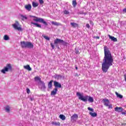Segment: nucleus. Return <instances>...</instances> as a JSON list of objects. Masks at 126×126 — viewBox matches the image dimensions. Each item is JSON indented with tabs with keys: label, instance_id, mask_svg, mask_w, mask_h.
Masks as SVG:
<instances>
[{
	"label": "nucleus",
	"instance_id": "nucleus-1",
	"mask_svg": "<svg viewBox=\"0 0 126 126\" xmlns=\"http://www.w3.org/2000/svg\"><path fill=\"white\" fill-rule=\"evenodd\" d=\"M104 57L103 59V63H102V69L103 72H107L109 68H110V66L113 65L114 58L108 47H104Z\"/></svg>",
	"mask_w": 126,
	"mask_h": 126
},
{
	"label": "nucleus",
	"instance_id": "nucleus-2",
	"mask_svg": "<svg viewBox=\"0 0 126 126\" xmlns=\"http://www.w3.org/2000/svg\"><path fill=\"white\" fill-rule=\"evenodd\" d=\"M76 95L78 96L79 100H81L83 102H86L87 101L90 102V103H93V102H94V99L92 96L88 95L84 96L83 95L81 94L79 92L76 93Z\"/></svg>",
	"mask_w": 126,
	"mask_h": 126
},
{
	"label": "nucleus",
	"instance_id": "nucleus-3",
	"mask_svg": "<svg viewBox=\"0 0 126 126\" xmlns=\"http://www.w3.org/2000/svg\"><path fill=\"white\" fill-rule=\"evenodd\" d=\"M21 46L23 49H26V48L28 49H33V48H34L33 44L29 41H21Z\"/></svg>",
	"mask_w": 126,
	"mask_h": 126
},
{
	"label": "nucleus",
	"instance_id": "nucleus-4",
	"mask_svg": "<svg viewBox=\"0 0 126 126\" xmlns=\"http://www.w3.org/2000/svg\"><path fill=\"white\" fill-rule=\"evenodd\" d=\"M54 44L56 47H59V45H63V46H67V42L63 41V39H61L57 38L54 40Z\"/></svg>",
	"mask_w": 126,
	"mask_h": 126
},
{
	"label": "nucleus",
	"instance_id": "nucleus-5",
	"mask_svg": "<svg viewBox=\"0 0 126 126\" xmlns=\"http://www.w3.org/2000/svg\"><path fill=\"white\" fill-rule=\"evenodd\" d=\"M31 17H33V21H35V22H39L40 23H43L46 26H47L48 24L46 21L44 20V19L42 18H38L36 16H31Z\"/></svg>",
	"mask_w": 126,
	"mask_h": 126
},
{
	"label": "nucleus",
	"instance_id": "nucleus-6",
	"mask_svg": "<svg viewBox=\"0 0 126 126\" xmlns=\"http://www.w3.org/2000/svg\"><path fill=\"white\" fill-rule=\"evenodd\" d=\"M39 88L42 90V91H45L47 87H46V84L44 83L43 81L41 82L40 83H38Z\"/></svg>",
	"mask_w": 126,
	"mask_h": 126
},
{
	"label": "nucleus",
	"instance_id": "nucleus-7",
	"mask_svg": "<svg viewBox=\"0 0 126 126\" xmlns=\"http://www.w3.org/2000/svg\"><path fill=\"white\" fill-rule=\"evenodd\" d=\"M9 70H11V65L10 64H7L4 69L1 70V72L2 73H5V71H8Z\"/></svg>",
	"mask_w": 126,
	"mask_h": 126
},
{
	"label": "nucleus",
	"instance_id": "nucleus-8",
	"mask_svg": "<svg viewBox=\"0 0 126 126\" xmlns=\"http://www.w3.org/2000/svg\"><path fill=\"white\" fill-rule=\"evenodd\" d=\"M16 30L19 32L23 31V29H22V26L19 24L18 22H16Z\"/></svg>",
	"mask_w": 126,
	"mask_h": 126
},
{
	"label": "nucleus",
	"instance_id": "nucleus-9",
	"mask_svg": "<svg viewBox=\"0 0 126 126\" xmlns=\"http://www.w3.org/2000/svg\"><path fill=\"white\" fill-rule=\"evenodd\" d=\"M53 83H54V85L55 88H62V84H61V83H59V82L54 81L53 82Z\"/></svg>",
	"mask_w": 126,
	"mask_h": 126
},
{
	"label": "nucleus",
	"instance_id": "nucleus-10",
	"mask_svg": "<svg viewBox=\"0 0 126 126\" xmlns=\"http://www.w3.org/2000/svg\"><path fill=\"white\" fill-rule=\"evenodd\" d=\"M19 18L20 19H21V20H23V21H24V20H27L28 19L27 16L26 15H23L22 14H20L19 15Z\"/></svg>",
	"mask_w": 126,
	"mask_h": 126
},
{
	"label": "nucleus",
	"instance_id": "nucleus-11",
	"mask_svg": "<svg viewBox=\"0 0 126 126\" xmlns=\"http://www.w3.org/2000/svg\"><path fill=\"white\" fill-rule=\"evenodd\" d=\"M114 110L115 112H118V113H122L123 111H124V109L122 107H116L114 108Z\"/></svg>",
	"mask_w": 126,
	"mask_h": 126
},
{
	"label": "nucleus",
	"instance_id": "nucleus-12",
	"mask_svg": "<svg viewBox=\"0 0 126 126\" xmlns=\"http://www.w3.org/2000/svg\"><path fill=\"white\" fill-rule=\"evenodd\" d=\"M57 92H58V88H55L51 93V96L57 95Z\"/></svg>",
	"mask_w": 126,
	"mask_h": 126
},
{
	"label": "nucleus",
	"instance_id": "nucleus-13",
	"mask_svg": "<svg viewBox=\"0 0 126 126\" xmlns=\"http://www.w3.org/2000/svg\"><path fill=\"white\" fill-rule=\"evenodd\" d=\"M103 101L104 102V106H106V107H108L109 104L110 102L109 101V99H104L103 100Z\"/></svg>",
	"mask_w": 126,
	"mask_h": 126
},
{
	"label": "nucleus",
	"instance_id": "nucleus-14",
	"mask_svg": "<svg viewBox=\"0 0 126 126\" xmlns=\"http://www.w3.org/2000/svg\"><path fill=\"white\" fill-rule=\"evenodd\" d=\"M78 118V115L77 114H74L72 115V116L71 117V120L73 121V122H74L76 119Z\"/></svg>",
	"mask_w": 126,
	"mask_h": 126
},
{
	"label": "nucleus",
	"instance_id": "nucleus-15",
	"mask_svg": "<svg viewBox=\"0 0 126 126\" xmlns=\"http://www.w3.org/2000/svg\"><path fill=\"white\" fill-rule=\"evenodd\" d=\"M25 7L27 10L30 11V10H31V8H32V6H31V4H28L26 5Z\"/></svg>",
	"mask_w": 126,
	"mask_h": 126
},
{
	"label": "nucleus",
	"instance_id": "nucleus-16",
	"mask_svg": "<svg viewBox=\"0 0 126 126\" xmlns=\"http://www.w3.org/2000/svg\"><path fill=\"white\" fill-rule=\"evenodd\" d=\"M4 109L6 113H9L10 112V106L9 105H6L4 107Z\"/></svg>",
	"mask_w": 126,
	"mask_h": 126
},
{
	"label": "nucleus",
	"instance_id": "nucleus-17",
	"mask_svg": "<svg viewBox=\"0 0 126 126\" xmlns=\"http://www.w3.org/2000/svg\"><path fill=\"white\" fill-rule=\"evenodd\" d=\"M108 37H109V39H111V41H113V42H117L118 41V39H117V38L111 36L110 34L108 35Z\"/></svg>",
	"mask_w": 126,
	"mask_h": 126
},
{
	"label": "nucleus",
	"instance_id": "nucleus-18",
	"mask_svg": "<svg viewBox=\"0 0 126 126\" xmlns=\"http://www.w3.org/2000/svg\"><path fill=\"white\" fill-rule=\"evenodd\" d=\"M62 77H63V76L61 75H59V74H57L54 75V78H55V79H57V80L61 79V78H62Z\"/></svg>",
	"mask_w": 126,
	"mask_h": 126
},
{
	"label": "nucleus",
	"instance_id": "nucleus-19",
	"mask_svg": "<svg viewBox=\"0 0 126 126\" xmlns=\"http://www.w3.org/2000/svg\"><path fill=\"white\" fill-rule=\"evenodd\" d=\"M31 24H33V25H35V26H36V27H38V28H42V26H41V25H40L38 23H36L32 22Z\"/></svg>",
	"mask_w": 126,
	"mask_h": 126
},
{
	"label": "nucleus",
	"instance_id": "nucleus-20",
	"mask_svg": "<svg viewBox=\"0 0 126 126\" xmlns=\"http://www.w3.org/2000/svg\"><path fill=\"white\" fill-rule=\"evenodd\" d=\"M53 82H54V81L51 80L49 82V83L48 84V87L49 89H51L53 86Z\"/></svg>",
	"mask_w": 126,
	"mask_h": 126
},
{
	"label": "nucleus",
	"instance_id": "nucleus-21",
	"mask_svg": "<svg viewBox=\"0 0 126 126\" xmlns=\"http://www.w3.org/2000/svg\"><path fill=\"white\" fill-rule=\"evenodd\" d=\"M70 25L73 28H76V27H78V24L75 23H70Z\"/></svg>",
	"mask_w": 126,
	"mask_h": 126
},
{
	"label": "nucleus",
	"instance_id": "nucleus-22",
	"mask_svg": "<svg viewBox=\"0 0 126 126\" xmlns=\"http://www.w3.org/2000/svg\"><path fill=\"white\" fill-rule=\"evenodd\" d=\"M24 68H25V69H27L30 71H31V70H32V68L30 67V65H27L26 66H24Z\"/></svg>",
	"mask_w": 126,
	"mask_h": 126
},
{
	"label": "nucleus",
	"instance_id": "nucleus-23",
	"mask_svg": "<svg viewBox=\"0 0 126 126\" xmlns=\"http://www.w3.org/2000/svg\"><path fill=\"white\" fill-rule=\"evenodd\" d=\"M34 81H39L38 83H40V82L42 81V80H41V78H40V77H38V76L34 77Z\"/></svg>",
	"mask_w": 126,
	"mask_h": 126
},
{
	"label": "nucleus",
	"instance_id": "nucleus-24",
	"mask_svg": "<svg viewBox=\"0 0 126 126\" xmlns=\"http://www.w3.org/2000/svg\"><path fill=\"white\" fill-rule=\"evenodd\" d=\"M51 125H53V126H61V123L60 122H52Z\"/></svg>",
	"mask_w": 126,
	"mask_h": 126
},
{
	"label": "nucleus",
	"instance_id": "nucleus-25",
	"mask_svg": "<svg viewBox=\"0 0 126 126\" xmlns=\"http://www.w3.org/2000/svg\"><path fill=\"white\" fill-rule=\"evenodd\" d=\"M89 114L93 118H95V117L97 116V113L96 112H94V113L90 112Z\"/></svg>",
	"mask_w": 126,
	"mask_h": 126
},
{
	"label": "nucleus",
	"instance_id": "nucleus-26",
	"mask_svg": "<svg viewBox=\"0 0 126 126\" xmlns=\"http://www.w3.org/2000/svg\"><path fill=\"white\" fill-rule=\"evenodd\" d=\"M59 118L62 120V121H64L65 120V116L63 115V114H61L59 116Z\"/></svg>",
	"mask_w": 126,
	"mask_h": 126
},
{
	"label": "nucleus",
	"instance_id": "nucleus-27",
	"mask_svg": "<svg viewBox=\"0 0 126 126\" xmlns=\"http://www.w3.org/2000/svg\"><path fill=\"white\" fill-rule=\"evenodd\" d=\"M51 24L52 25H55V26H59V25H61L60 23L56 22H51Z\"/></svg>",
	"mask_w": 126,
	"mask_h": 126
},
{
	"label": "nucleus",
	"instance_id": "nucleus-28",
	"mask_svg": "<svg viewBox=\"0 0 126 126\" xmlns=\"http://www.w3.org/2000/svg\"><path fill=\"white\" fill-rule=\"evenodd\" d=\"M115 94L118 98H120V99H123V95L122 94H119L118 92H116Z\"/></svg>",
	"mask_w": 126,
	"mask_h": 126
},
{
	"label": "nucleus",
	"instance_id": "nucleus-29",
	"mask_svg": "<svg viewBox=\"0 0 126 126\" xmlns=\"http://www.w3.org/2000/svg\"><path fill=\"white\" fill-rule=\"evenodd\" d=\"M3 39L5 40V41H8V40H9V36L6 34L4 35Z\"/></svg>",
	"mask_w": 126,
	"mask_h": 126
},
{
	"label": "nucleus",
	"instance_id": "nucleus-30",
	"mask_svg": "<svg viewBox=\"0 0 126 126\" xmlns=\"http://www.w3.org/2000/svg\"><path fill=\"white\" fill-rule=\"evenodd\" d=\"M32 4L33 7H37V6L39 5V3H36L35 2H32Z\"/></svg>",
	"mask_w": 126,
	"mask_h": 126
},
{
	"label": "nucleus",
	"instance_id": "nucleus-31",
	"mask_svg": "<svg viewBox=\"0 0 126 126\" xmlns=\"http://www.w3.org/2000/svg\"><path fill=\"white\" fill-rule=\"evenodd\" d=\"M76 4H77V2H76V0H74L72 1V5L73 7H75L76 6Z\"/></svg>",
	"mask_w": 126,
	"mask_h": 126
},
{
	"label": "nucleus",
	"instance_id": "nucleus-32",
	"mask_svg": "<svg viewBox=\"0 0 126 126\" xmlns=\"http://www.w3.org/2000/svg\"><path fill=\"white\" fill-rule=\"evenodd\" d=\"M43 38L47 40V41H50V37H48L47 36L43 35Z\"/></svg>",
	"mask_w": 126,
	"mask_h": 126
},
{
	"label": "nucleus",
	"instance_id": "nucleus-33",
	"mask_svg": "<svg viewBox=\"0 0 126 126\" xmlns=\"http://www.w3.org/2000/svg\"><path fill=\"white\" fill-rule=\"evenodd\" d=\"M50 46L52 47V50H54L55 49V45H54V44H53V43H50Z\"/></svg>",
	"mask_w": 126,
	"mask_h": 126
},
{
	"label": "nucleus",
	"instance_id": "nucleus-34",
	"mask_svg": "<svg viewBox=\"0 0 126 126\" xmlns=\"http://www.w3.org/2000/svg\"><path fill=\"white\" fill-rule=\"evenodd\" d=\"M88 110H89V111L93 112V113H94V109L93 108H91V107H88Z\"/></svg>",
	"mask_w": 126,
	"mask_h": 126
},
{
	"label": "nucleus",
	"instance_id": "nucleus-35",
	"mask_svg": "<svg viewBox=\"0 0 126 126\" xmlns=\"http://www.w3.org/2000/svg\"><path fill=\"white\" fill-rule=\"evenodd\" d=\"M64 14H69V12L66 10L64 11Z\"/></svg>",
	"mask_w": 126,
	"mask_h": 126
},
{
	"label": "nucleus",
	"instance_id": "nucleus-36",
	"mask_svg": "<svg viewBox=\"0 0 126 126\" xmlns=\"http://www.w3.org/2000/svg\"><path fill=\"white\" fill-rule=\"evenodd\" d=\"M12 26H13V28H14V29H15V30H16V23H15L14 24H13Z\"/></svg>",
	"mask_w": 126,
	"mask_h": 126
},
{
	"label": "nucleus",
	"instance_id": "nucleus-37",
	"mask_svg": "<svg viewBox=\"0 0 126 126\" xmlns=\"http://www.w3.org/2000/svg\"><path fill=\"white\" fill-rule=\"evenodd\" d=\"M39 3H40V4H43V3H44V0H39Z\"/></svg>",
	"mask_w": 126,
	"mask_h": 126
},
{
	"label": "nucleus",
	"instance_id": "nucleus-38",
	"mask_svg": "<svg viewBox=\"0 0 126 126\" xmlns=\"http://www.w3.org/2000/svg\"><path fill=\"white\" fill-rule=\"evenodd\" d=\"M27 93H28V94H29L30 93V89H29V88L27 89Z\"/></svg>",
	"mask_w": 126,
	"mask_h": 126
},
{
	"label": "nucleus",
	"instance_id": "nucleus-39",
	"mask_svg": "<svg viewBox=\"0 0 126 126\" xmlns=\"http://www.w3.org/2000/svg\"><path fill=\"white\" fill-rule=\"evenodd\" d=\"M75 53L76 54H79V51L77 49H76V48L75 49Z\"/></svg>",
	"mask_w": 126,
	"mask_h": 126
},
{
	"label": "nucleus",
	"instance_id": "nucleus-40",
	"mask_svg": "<svg viewBox=\"0 0 126 126\" xmlns=\"http://www.w3.org/2000/svg\"><path fill=\"white\" fill-rule=\"evenodd\" d=\"M80 75V74H78L77 73H75L74 76H77V77H78V76H79Z\"/></svg>",
	"mask_w": 126,
	"mask_h": 126
},
{
	"label": "nucleus",
	"instance_id": "nucleus-41",
	"mask_svg": "<svg viewBox=\"0 0 126 126\" xmlns=\"http://www.w3.org/2000/svg\"><path fill=\"white\" fill-rule=\"evenodd\" d=\"M86 27H87V28H90V25H89V24H87L86 25Z\"/></svg>",
	"mask_w": 126,
	"mask_h": 126
},
{
	"label": "nucleus",
	"instance_id": "nucleus-42",
	"mask_svg": "<svg viewBox=\"0 0 126 126\" xmlns=\"http://www.w3.org/2000/svg\"><path fill=\"white\" fill-rule=\"evenodd\" d=\"M30 100H31V101H34V98H33V97H31V98H30Z\"/></svg>",
	"mask_w": 126,
	"mask_h": 126
},
{
	"label": "nucleus",
	"instance_id": "nucleus-43",
	"mask_svg": "<svg viewBox=\"0 0 126 126\" xmlns=\"http://www.w3.org/2000/svg\"><path fill=\"white\" fill-rule=\"evenodd\" d=\"M122 115H126V111L122 113Z\"/></svg>",
	"mask_w": 126,
	"mask_h": 126
},
{
	"label": "nucleus",
	"instance_id": "nucleus-44",
	"mask_svg": "<svg viewBox=\"0 0 126 126\" xmlns=\"http://www.w3.org/2000/svg\"><path fill=\"white\" fill-rule=\"evenodd\" d=\"M124 78L125 79V81L126 82V75H124Z\"/></svg>",
	"mask_w": 126,
	"mask_h": 126
},
{
	"label": "nucleus",
	"instance_id": "nucleus-45",
	"mask_svg": "<svg viewBox=\"0 0 126 126\" xmlns=\"http://www.w3.org/2000/svg\"><path fill=\"white\" fill-rule=\"evenodd\" d=\"M96 39H100V37L99 36H96Z\"/></svg>",
	"mask_w": 126,
	"mask_h": 126
},
{
	"label": "nucleus",
	"instance_id": "nucleus-46",
	"mask_svg": "<svg viewBox=\"0 0 126 126\" xmlns=\"http://www.w3.org/2000/svg\"><path fill=\"white\" fill-rule=\"evenodd\" d=\"M75 68H76V70H77V69H78V68H77V66H76Z\"/></svg>",
	"mask_w": 126,
	"mask_h": 126
},
{
	"label": "nucleus",
	"instance_id": "nucleus-47",
	"mask_svg": "<svg viewBox=\"0 0 126 126\" xmlns=\"http://www.w3.org/2000/svg\"><path fill=\"white\" fill-rule=\"evenodd\" d=\"M109 108H112V106H111V105H109Z\"/></svg>",
	"mask_w": 126,
	"mask_h": 126
}]
</instances>
